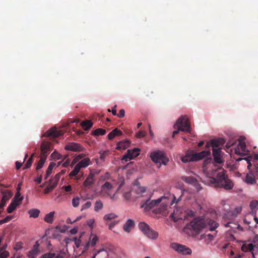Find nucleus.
I'll return each mask as SVG.
<instances>
[{
	"mask_svg": "<svg viewBox=\"0 0 258 258\" xmlns=\"http://www.w3.org/2000/svg\"><path fill=\"white\" fill-rule=\"evenodd\" d=\"M194 159L195 161L205 159L203 163L205 176L201 178L203 182L216 187H223L225 189L232 188L233 184L225 174L223 169L219 168L217 170H208L206 166L212 160L210 150H204L198 153L194 151Z\"/></svg>",
	"mask_w": 258,
	"mask_h": 258,
	"instance_id": "1",
	"label": "nucleus"
},
{
	"mask_svg": "<svg viewBox=\"0 0 258 258\" xmlns=\"http://www.w3.org/2000/svg\"><path fill=\"white\" fill-rule=\"evenodd\" d=\"M178 201V200L176 201V198L174 195H172L170 196V197L163 196L157 200L152 201H150V200H147V201L142 205V207L144 208L146 211H148L158 206L161 202V205L163 207H166L169 204L172 205L174 203H177Z\"/></svg>",
	"mask_w": 258,
	"mask_h": 258,
	"instance_id": "2",
	"label": "nucleus"
},
{
	"mask_svg": "<svg viewBox=\"0 0 258 258\" xmlns=\"http://www.w3.org/2000/svg\"><path fill=\"white\" fill-rule=\"evenodd\" d=\"M245 139L244 137L241 136L235 143L231 141L228 142L226 144V147L227 148H229L235 144V147L231 149V151H233L234 153L237 155H246L249 153V151L246 147L244 141Z\"/></svg>",
	"mask_w": 258,
	"mask_h": 258,
	"instance_id": "3",
	"label": "nucleus"
},
{
	"mask_svg": "<svg viewBox=\"0 0 258 258\" xmlns=\"http://www.w3.org/2000/svg\"><path fill=\"white\" fill-rule=\"evenodd\" d=\"M150 157L155 164H158V168H160L162 164L166 165L169 161L165 153L162 151L157 150L151 152Z\"/></svg>",
	"mask_w": 258,
	"mask_h": 258,
	"instance_id": "4",
	"label": "nucleus"
},
{
	"mask_svg": "<svg viewBox=\"0 0 258 258\" xmlns=\"http://www.w3.org/2000/svg\"><path fill=\"white\" fill-rule=\"evenodd\" d=\"M205 220L200 218L194 219L187 225V228L193 231L195 234L199 233L202 230L206 228Z\"/></svg>",
	"mask_w": 258,
	"mask_h": 258,
	"instance_id": "5",
	"label": "nucleus"
},
{
	"mask_svg": "<svg viewBox=\"0 0 258 258\" xmlns=\"http://www.w3.org/2000/svg\"><path fill=\"white\" fill-rule=\"evenodd\" d=\"M139 229L148 238L156 240L158 238V233L152 229L150 226L144 222H141L138 224Z\"/></svg>",
	"mask_w": 258,
	"mask_h": 258,
	"instance_id": "6",
	"label": "nucleus"
},
{
	"mask_svg": "<svg viewBox=\"0 0 258 258\" xmlns=\"http://www.w3.org/2000/svg\"><path fill=\"white\" fill-rule=\"evenodd\" d=\"M174 126L182 132H190V124L186 116H181L179 118Z\"/></svg>",
	"mask_w": 258,
	"mask_h": 258,
	"instance_id": "7",
	"label": "nucleus"
},
{
	"mask_svg": "<svg viewBox=\"0 0 258 258\" xmlns=\"http://www.w3.org/2000/svg\"><path fill=\"white\" fill-rule=\"evenodd\" d=\"M98 240V238L97 236L93 234L92 232H91L90 234V240L86 243L85 245H82V246L83 247V249L82 250L81 252L79 253L77 251V250L75 249V257L79 256L81 255L82 253H83L86 249H87L90 246H94L97 242Z\"/></svg>",
	"mask_w": 258,
	"mask_h": 258,
	"instance_id": "8",
	"label": "nucleus"
},
{
	"mask_svg": "<svg viewBox=\"0 0 258 258\" xmlns=\"http://www.w3.org/2000/svg\"><path fill=\"white\" fill-rule=\"evenodd\" d=\"M170 247L175 251L182 254H190L192 252L190 248L177 243H171Z\"/></svg>",
	"mask_w": 258,
	"mask_h": 258,
	"instance_id": "9",
	"label": "nucleus"
},
{
	"mask_svg": "<svg viewBox=\"0 0 258 258\" xmlns=\"http://www.w3.org/2000/svg\"><path fill=\"white\" fill-rule=\"evenodd\" d=\"M140 149L136 148L132 150H128L126 154L122 156L121 158L122 160H124L127 162L137 157L140 154Z\"/></svg>",
	"mask_w": 258,
	"mask_h": 258,
	"instance_id": "10",
	"label": "nucleus"
},
{
	"mask_svg": "<svg viewBox=\"0 0 258 258\" xmlns=\"http://www.w3.org/2000/svg\"><path fill=\"white\" fill-rule=\"evenodd\" d=\"M224 153L222 151L221 148L213 149V156L214 162L217 164H221L224 162L223 156Z\"/></svg>",
	"mask_w": 258,
	"mask_h": 258,
	"instance_id": "11",
	"label": "nucleus"
},
{
	"mask_svg": "<svg viewBox=\"0 0 258 258\" xmlns=\"http://www.w3.org/2000/svg\"><path fill=\"white\" fill-rule=\"evenodd\" d=\"M241 250L243 252L250 251L251 253L252 258H258V245L257 246L252 247L249 245H242Z\"/></svg>",
	"mask_w": 258,
	"mask_h": 258,
	"instance_id": "12",
	"label": "nucleus"
},
{
	"mask_svg": "<svg viewBox=\"0 0 258 258\" xmlns=\"http://www.w3.org/2000/svg\"><path fill=\"white\" fill-rule=\"evenodd\" d=\"M64 148L67 150L74 152H80L84 150V148L80 144L74 142L68 144Z\"/></svg>",
	"mask_w": 258,
	"mask_h": 258,
	"instance_id": "13",
	"label": "nucleus"
},
{
	"mask_svg": "<svg viewBox=\"0 0 258 258\" xmlns=\"http://www.w3.org/2000/svg\"><path fill=\"white\" fill-rule=\"evenodd\" d=\"M98 173H94L93 171H91L86 178L85 180L83 183L84 186L88 187V188H91L92 187V185L93 184L95 181V174H97Z\"/></svg>",
	"mask_w": 258,
	"mask_h": 258,
	"instance_id": "14",
	"label": "nucleus"
},
{
	"mask_svg": "<svg viewBox=\"0 0 258 258\" xmlns=\"http://www.w3.org/2000/svg\"><path fill=\"white\" fill-rule=\"evenodd\" d=\"M194 158V151L188 150L185 154L181 157V160L183 163L195 161Z\"/></svg>",
	"mask_w": 258,
	"mask_h": 258,
	"instance_id": "15",
	"label": "nucleus"
},
{
	"mask_svg": "<svg viewBox=\"0 0 258 258\" xmlns=\"http://www.w3.org/2000/svg\"><path fill=\"white\" fill-rule=\"evenodd\" d=\"M63 134L62 131H57L55 127H52L49 130L47 131L44 135V136L48 137L50 136L52 137H57Z\"/></svg>",
	"mask_w": 258,
	"mask_h": 258,
	"instance_id": "16",
	"label": "nucleus"
},
{
	"mask_svg": "<svg viewBox=\"0 0 258 258\" xmlns=\"http://www.w3.org/2000/svg\"><path fill=\"white\" fill-rule=\"evenodd\" d=\"M135 226L134 221L131 219H128L123 225V229L125 232L129 233L134 228Z\"/></svg>",
	"mask_w": 258,
	"mask_h": 258,
	"instance_id": "17",
	"label": "nucleus"
},
{
	"mask_svg": "<svg viewBox=\"0 0 258 258\" xmlns=\"http://www.w3.org/2000/svg\"><path fill=\"white\" fill-rule=\"evenodd\" d=\"M65 254V252H61L59 253L49 252L44 254L40 258H63Z\"/></svg>",
	"mask_w": 258,
	"mask_h": 258,
	"instance_id": "18",
	"label": "nucleus"
},
{
	"mask_svg": "<svg viewBox=\"0 0 258 258\" xmlns=\"http://www.w3.org/2000/svg\"><path fill=\"white\" fill-rule=\"evenodd\" d=\"M50 148V143L43 142L41 146V152L42 156L45 158L47 157V152Z\"/></svg>",
	"mask_w": 258,
	"mask_h": 258,
	"instance_id": "19",
	"label": "nucleus"
},
{
	"mask_svg": "<svg viewBox=\"0 0 258 258\" xmlns=\"http://www.w3.org/2000/svg\"><path fill=\"white\" fill-rule=\"evenodd\" d=\"M206 226H208L209 227V230L210 231H214L215 229L218 227L219 224L216 221L211 220V219H207L205 221Z\"/></svg>",
	"mask_w": 258,
	"mask_h": 258,
	"instance_id": "20",
	"label": "nucleus"
},
{
	"mask_svg": "<svg viewBox=\"0 0 258 258\" xmlns=\"http://www.w3.org/2000/svg\"><path fill=\"white\" fill-rule=\"evenodd\" d=\"M91 164V160L89 158H85L79 161L76 165L80 168H86Z\"/></svg>",
	"mask_w": 258,
	"mask_h": 258,
	"instance_id": "21",
	"label": "nucleus"
},
{
	"mask_svg": "<svg viewBox=\"0 0 258 258\" xmlns=\"http://www.w3.org/2000/svg\"><path fill=\"white\" fill-rule=\"evenodd\" d=\"M217 232L214 234H208L206 235H201V238L204 239L205 241L207 244H209L213 241L216 235Z\"/></svg>",
	"mask_w": 258,
	"mask_h": 258,
	"instance_id": "22",
	"label": "nucleus"
},
{
	"mask_svg": "<svg viewBox=\"0 0 258 258\" xmlns=\"http://www.w3.org/2000/svg\"><path fill=\"white\" fill-rule=\"evenodd\" d=\"M113 186L112 184L109 182H106L101 187V189L103 191L106 193L108 195L110 196L109 192L112 189Z\"/></svg>",
	"mask_w": 258,
	"mask_h": 258,
	"instance_id": "23",
	"label": "nucleus"
},
{
	"mask_svg": "<svg viewBox=\"0 0 258 258\" xmlns=\"http://www.w3.org/2000/svg\"><path fill=\"white\" fill-rule=\"evenodd\" d=\"M81 237H82L81 236H80L79 238L75 237H74L72 240L73 242H74L75 244V247H74V249H75L77 250V251L79 253H81L82 250L83 249V248L82 249L81 248L80 251H78L77 249V248H78L79 247H80L81 246V243H82V240L81 239ZM74 253H75V252H74V255L75 256Z\"/></svg>",
	"mask_w": 258,
	"mask_h": 258,
	"instance_id": "24",
	"label": "nucleus"
},
{
	"mask_svg": "<svg viewBox=\"0 0 258 258\" xmlns=\"http://www.w3.org/2000/svg\"><path fill=\"white\" fill-rule=\"evenodd\" d=\"M134 190L139 196H141L145 192L146 188L145 186H141L140 185L138 184L134 187Z\"/></svg>",
	"mask_w": 258,
	"mask_h": 258,
	"instance_id": "25",
	"label": "nucleus"
},
{
	"mask_svg": "<svg viewBox=\"0 0 258 258\" xmlns=\"http://www.w3.org/2000/svg\"><path fill=\"white\" fill-rule=\"evenodd\" d=\"M249 207L252 215H256V211L258 210V201H252L249 204Z\"/></svg>",
	"mask_w": 258,
	"mask_h": 258,
	"instance_id": "26",
	"label": "nucleus"
},
{
	"mask_svg": "<svg viewBox=\"0 0 258 258\" xmlns=\"http://www.w3.org/2000/svg\"><path fill=\"white\" fill-rule=\"evenodd\" d=\"M54 214V211H52L46 214L44 218V221L47 223H52L53 221Z\"/></svg>",
	"mask_w": 258,
	"mask_h": 258,
	"instance_id": "27",
	"label": "nucleus"
},
{
	"mask_svg": "<svg viewBox=\"0 0 258 258\" xmlns=\"http://www.w3.org/2000/svg\"><path fill=\"white\" fill-rule=\"evenodd\" d=\"M28 212L30 217L36 218L39 216L40 212L37 209H32L29 210Z\"/></svg>",
	"mask_w": 258,
	"mask_h": 258,
	"instance_id": "28",
	"label": "nucleus"
},
{
	"mask_svg": "<svg viewBox=\"0 0 258 258\" xmlns=\"http://www.w3.org/2000/svg\"><path fill=\"white\" fill-rule=\"evenodd\" d=\"M121 134L122 132L120 131L115 128L108 134V138L109 140H111L115 137L121 135Z\"/></svg>",
	"mask_w": 258,
	"mask_h": 258,
	"instance_id": "29",
	"label": "nucleus"
},
{
	"mask_svg": "<svg viewBox=\"0 0 258 258\" xmlns=\"http://www.w3.org/2000/svg\"><path fill=\"white\" fill-rule=\"evenodd\" d=\"M181 178L182 180L186 182V183L191 184L192 185L195 184V183H196L197 179L193 177L182 176H181Z\"/></svg>",
	"mask_w": 258,
	"mask_h": 258,
	"instance_id": "30",
	"label": "nucleus"
},
{
	"mask_svg": "<svg viewBox=\"0 0 258 258\" xmlns=\"http://www.w3.org/2000/svg\"><path fill=\"white\" fill-rule=\"evenodd\" d=\"M245 181L248 184H253L255 183L254 176L253 174L251 173L247 174Z\"/></svg>",
	"mask_w": 258,
	"mask_h": 258,
	"instance_id": "31",
	"label": "nucleus"
},
{
	"mask_svg": "<svg viewBox=\"0 0 258 258\" xmlns=\"http://www.w3.org/2000/svg\"><path fill=\"white\" fill-rule=\"evenodd\" d=\"M20 205L19 202H15V201H12L11 204L9 205L7 208V212L9 213H12L17 207L18 205Z\"/></svg>",
	"mask_w": 258,
	"mask_h": 258,
	"instance_id": "32",
	"label": "nucleus"
},
{
	"mask_svg": "<svg viewBox=\"0 0 258 258\" xmlns=\"http://www.w3.org/2000/svg\"><path fill=\"white\" fill-rule=\"evenodd\" d=\"M225 227H229L232 229H237L241 231H243V228L240 226L238 223L232 222H229L225 225Z\"/></svg>",
	"mask_w": 258,
	"mask_h": 258,
	"instance_id": "33",
	"label": "nucleus"
},
{
	"mask_svg": "<svg viewBox=\"0 0 258 258\" xmlns=\"http://www.w3.org/2000/svg\"><path fill=\"white\" fill-rule=\"evenodd\" d=\"M243 245H252V247L257 246L258 245V236L255 235L253 238L248 242L244 243Z\"/></svg>",
	"mask_w": 258,
	"mask_h": 258,
	"instance_id": "34",
	"label": "nucleus"
},
{
	"mask_svg": "<svg viewBox=\"0 0 258 258\" xmlns=\"http://www.w3.org/2000/svg\"><path fill=\"white\" fill-rule=\"evenodd\" d=\"M103 207V203L100 200H97L94 204V211L95 212H99L101 210Z\"/></svg>",
	"mask_w": 258,
	"mask_h": 258,
	"instance_id": "35",
	"label": "nucleus"
},
{
	"mask_svg": "<svg viewBox=\"0 0 258 258\" xmlns=\"http://www.w3.org/2000/svg\"><path fill=\"white\" fill-rule=\"evenodd\" d=\"M130 142L128 140L122 141L118 143L117 148L124 150L130 146Z\"/></svg>",
	"mask_w": 258,
	"mask_h": 258,
	"instance_id": "36",
	"label": "nucleus"
},
{
	"mask_svg": "<svg viewBox=\"0 0 258 258\" xmlns=\"http://www.w3.org/2000/svg\"><path fill=\"white\" fill-rule=\"evenodd\" d=\"M38 250L36 248H33L31 250L29 251L27 254L28 258H36L38 254Z\"/></svg>",
	"mask_w": 258,
	"mask_h": 258,
	"instance_id": "37",
	"label": "nucleus"
},
{
	"mask_svg": "<svg viewBox=\"0 0 258 258\" xmlns=\"http://www.w3.org/2000/svg\"><path fill=\"white\" fill-rule=\"evenodd\" d=\"M93 125L92 122L90 120H86L81 123L82 127L86 131L90 129Z\"/></svg>",
	"mask_w": 258,
	"mask_h": 258,
	"instance_id": "38",
	"label": "nucleus"
},
{
	"mask_svg": "<svg viewBox=\"0 0 258 258\" xmlns=\"http://www.w3.org/2000/svg\"><path fill=\"white\" fill-rule=\"evenodd\" d=\"M55 165H56V164L53 163V162H51L50 163L48 167L47 168L46 172V176L45 178L48 177L50 175V174L52 172V169H53V167Z\"/></svg>",
	"mask_w": 258,
	"mask_h": 258,
	"instance_id": "39",
	"label": "nucleus"
},
{
	"mask_svg": "<svg viewBox=\"0 0 258 258\" xmlns=\"http://www.w3.org/2000/svg\"><path fill=\"white\" fill-rule=\"evenodd\" d=\"M12 196V194L11 192H5L3 193V196L2 200L7 203V202L10 199Z\"/></svg>",
	"mask_w": 258,
	"mask_h": 258,
	"instance_id": "40",
	"label": "nucleus"
},
{
	"mask_svg": "<svg viewBox=\"0 0 258 258\" xmlns=\"http://www.w3.org/2000/svg\"><path fill=\"white\" fill-rule=\"evenodd\" d=\"M23 199V198L21 196V193L19 191H18L12 201H15V202H19V204H20Z\"/></svg>",
	"mask_w": 258,
	"mask_h": 258,
	"instance_id": "41",
	"label": "nucleus"
},
{
	"mask_svg": "<svg viewBox=\"0 0 258 258\" xmlns=\"http://www.w3.org/2000/svg\"><path fill=\"white\" fill-rule=\"evenodd\" d=\"M56 183H50L46 187V188L44 189V192L45 194H47L49 193L50 191H51L55 186H56Z\"/></svg>",
	"mask_w": 258,
	"mask_h": 258,
	"instance_id": "42",
	"label": "nucleus"
},
{
	"mask_svg": "<svg viewBox=\"0 0 258 258\" xmlns=\"http://www.w3.org/2000/svg\"><path fill=\"white\" fill-rule=\"evenodd\" d=\"M117 217V215L113 213H109L106 214L104 216L103 219L105 220H109L111 219H115Z\"/></svg>",
	"mask_w": 258,
	"mask_h": 258,
	"instance_id": "43",
	"label": "nucleus"
},
{
	"mask_svg": "<svg viewBox=\"0 0 258 258\" xmlns=\"http://www.w3.org/2000/svg\"><path fill=\"white\" fill-rule=\"evenodd\" d=\"M46 158L41 157L40 160L37 164L36 169L39 170L41 169L44 165Z\"/></svg>",
	"mask_w": 258,
	"mask_h": 258,
	"instance_id": "44",
	"label": "nucleus"
},
{
	"mask_svg": "<svg viewBox=\"0 0 258 258\" xmlns=\"http://www.w3.org/2000/svg\"><path fill=\"white\" fill-rule=\"evenodd\" d=\"M80 169H81L77 165H76L74 170L70 173L69 175L70 176H76L80 172Z\"/></svg>",
	"mask_w": 258,
	"mask_h": 258,
	"instance_id": "45",
	"label": "nucleus"
},
{
	"mask_svg": "<svg viewBox=\"0 0 258 258\" xmlns=\"http://www.w3.org/2000/svg\"><path fill=\"white\" fill-rule=\"evenodd\" d=\"M105 130L102 128H98L93 132V135L95 136L103 135L105 134Z\"/></svg>",
	"mask_w": 258,
	"mask_h": 258,
	"instance_id": "46",
	"label": "nucleus"
},
{
	"mask_svg": "<svg viewBox=\"0 0 258 258\" xmlns=\"http://www.w3.org/2000/svg\"><path fill=\"white\" fill-rule=\"evenodd\" d=\"M80 199L78 197L74 198L72 201L73 206L75 208L77 207L80 204Z\"/></svg>",
	"mask_w": 258,
	"mask_h": 258,
	"instance_id": "47",
	"label": "nucleus"
},
{
	"mask_svg": "<svg viewBox=\"0 0 258 258\" xmlns=\"http://www.w3.org/2000/svg\"><path fill=\"white\" fill-rule=\"evenodd\" d=\"M91 205L92 203L90 201H87L86 203H85L82 206L81 211H82L85 210L89 209V208L91 207Z\"/></svg>",
	"mask_w": 258,
	"mask_h": 258,
	"instance_id": "48",
	"label": "nucleus"
},
{
	"mask_svg": "<svg viewBox=\"0 0 258 258\" xmlns=\"http://www.w3.org/2000/svg\"><path fill=\"white\" fill-rule=\"evenodd\" d=\"M22 248V243L21 242H17L14 246V250L15 252H19Z\"/></svg>",
	"mask_w": 258,
	"mask_h": 258,
	"instance_id": "49",
	"label": "nucleus"
},
{
	"mask_svg": "<svg viewBox=\"0 0 258 258\" xmlns=\"http://www.w3.org/2000/svg\"><path fill=\"white\" fill-rule=\"evenodd\" d=\"M51 157L53 160H59L62 158V156L57 152H53L51 154Z\"/></svg>",
	"mask_w": 258,
	"mask_h": 258,
	"instance_id": "50",
	"label": "nucleus"
},
{
	"mask_svg": "<svg viewBox=\"0 0 258 258\" xmlns=\"http://www.w3.org/2000/svg\"><path fill=\"white\" fill-rule=\"evenodd\" d=\"M87 225L91 229H93L94 227L95 220L94 219H88L87 222Z\"/></svg>",
	"mask_w": 258,
	"mask_h": 258,
	"instance_id": "51",
	"label": "nucleus"
},
{
	"mask_svg": "<svg viewBox=\"0 0 258 258\" xmlns=\"http://www.w3.org/2000/svg\"><path fill=\"white\" fill-rule=\"evenodd\" d=\"M211 146L214 148H218V147L219 146V142L217 140H213L211 141Z\"/></svg>",
	"mask_w": 258,
	"mask_h": 258,
	"instance_id": "52",
	"label": "nucleus"
},
{
	"mask_svg": "<svg viewBox=\"0 0 258 258\" xmlns=\"http://www.w3.org/2000/svg\"><path fill=\"white\" fill-rule=\"evenodd\" d=\"M252 158V157L249 156V157H248L247 158H242V159L245 160L247 161V162L248 163V165L247 166V168L248 169H250V167L251 166V164L250 161L251 160ZM241 160H242V159L241 158H239V159H237V161H240Z\"/></svg>",
	"mask_w": 258,
	"mask_h": 258,
	"instance_id": "53",
	"label": "nucleus"
},
{
	"mask_svg": "<svg viewBox=\"0 0 258 258\" xmlns=\"http://www.w3.org/2000/svg\"><path fill=\"white\" fill-rule=\"evenodd\" d=\"M59 178H60V174H57L56 175H55V177L53 179H52L50 180V181L51 182H52L53 183H56V185L57 184V183L59 179Z\"/></svg>",
	"mask_w": 258,
	"mask_h": 258,
	"instance_id": "54",
	"label": "nucleus"
},
{
	"mask_svg": "<svg viewBox=\"0 0 258 258\" xmlns=\"http://www.w3.org/2000/svg\"><path fill=\"white\" fill-rule=\"evenodd\" d=\"M102 251H106L107 252H108V250L106 249H105L104 248H102V249L99 250H94V254L92 256V258H95L96 256L100 252H102Z\"/></svg>",
	"mask_w": 258,
	"mask_h": 258,
	"instance_id": "55",
	"label": "nucleus"
},
{
	"mask_svg": "<svg viewBox=\"0 0 258 258\" xmlns=\"http://www.w3.org/2000/svg\"><path fill=\"white\" fill-rule=\"evenodd\" d=\"M34 154H33L31 156L30 158L28 159V160L27 161V163L25 164V168H29L31 166L32 162V158L34 156Z\"/></svg>",
	"mask_w": 258,
	"mask_h": 258,
	"instance_id": "56",
	"label": "nucleus"
},
{
	"mask_svg": "<svg viewBox=\"0 0 258 258\" xmlns=\"http://www.w3.org/2000/svg\"><path fill=\"white\" fill-rule=\"evenodd\" d=\"M241 211H242L241 206H237L234 208L232 213H233V214L236 215V214L240 213L241 212Z\"/></svg>",
	"mask_w": 258,
	"mask_h": 258,
	"instance_id": "57",
	"label": "nucleus"
},
{
	"mask_svg": "<svg viewBox=\"0 0 258 258\" xmlns=\"http://www.w3.org/2000/svg\"><path fill=\"white\" fill-rule=\"evenodd\" d=\"M145 135H146V133H145V132L144 131H140L139 132H138L136 134V137L137 138H141L145 137Z\"/></svg>",
	"mask_w": 258,
	"mask_h": 258,
	"instance_id": "58",
	"label": "nucleus"
},
{
	"mask_svg": "<svg viewBox=\"0 0 258 258\" xmlns=\"http://www.w3.org/2000/svg\"><path fill=\"white\" fill-rule=\"evenodd\" d=\"M123 197L126 200H129L131 198V192L130 190L125 191L123 193Z\"/></svg>",
	"mask_w": 258,
	"mask_h": 258,
	"instance_id": "59",
	"label": "nucleus"
},
{
	"mask_svg": "<svg viewBox=\"0 0 258 258\" xmlns=\"http://www.w3.org/2000/svg\"><path fill=\"white\" fill-rule=\"evenodd\" d=\"M22 254L19 252H14L13 256L11 258H21Z\"/></svg>",
	"mask_w": 258,
	"mask_h": 258,
	"instance_id": "60",
	"label": "nucleus"
},
{
	"mask_svg": "<svg viewBox=\"0 0 258 258\" xmlns=\"http://www.w3.org/2000/svg\"><path fill=\"white\" fill-rule=\"evenodd\" d=\"M62 189H63L66 192H71L72 190V186L70 185L63 186Z\"/></svg>",
	"mask_w": 258,
	"mask_h": 258,
	"instance_id": "61",
	"label": "nucleus"
},
{
	"mask_svg": "<svg viewBox=\"0 0 258 258\" xmlns=\"http://www.w3.org/2000/svg\"><path fill=\"white\" fill-rule=\"evenodd\" d=\"M124 115H125L124 110L120 109L119 110V113L117 114L116 115L120 118H122V117H124Z\"/></svg>",
	"mask_w": 258,
	"mask_h": 258,
	"instance_id": "62",
	"label": "nucleus"
},
{
	"mask_svg": "<svg viewBox=\"0 0 258 258\" xmlns=\"http://www.w3.org/2000/svg\"><path fill=\"white\" fill-rule=\"evenodd\" d=\"M193 185L195 186V187L198 190H200L202 189L201 185L198 182L197 180L196 183H195V184H194Z\"/></svg>",
	"mask_w": 258,
	"mask_h": 258,
	"instance_id": "63",
	"label": "nucleus"
},
{
	"mask_svg": "<svg viewBox=\"0 0 258 258\" xmlns=\"http://www.w3.org/2000/svg\"><path fill=\"white\" fill-rule=\"evenodd\" d=\"M85 156V154H80L76 156L75 158L79 161L80 159L83 158Z\"/></svg>",
	"mask_w": 258,
	"mask_h": 258,
	"instance_id": "64",
	"label": "nucleus"
}]
</instances>
